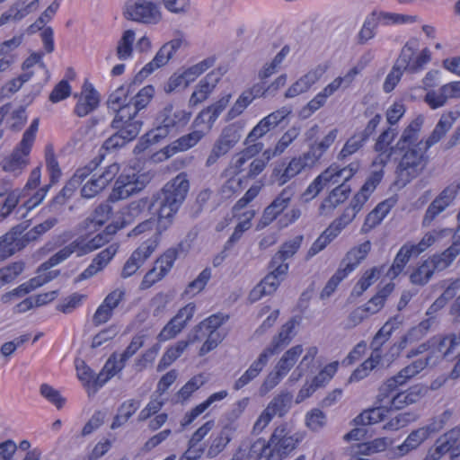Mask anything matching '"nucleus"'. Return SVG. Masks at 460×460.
Listing matches in <instances>:
<instances>
[{
	"mask_svg": "<svg viewBox=\"0 0 460 460\" xmlns=\"http://www.w3.org/2000/svg\"><path fill=\"white\" fill-rule=\"evenodd\" d=\"M297 322L292 318L283 324L277 335H275L270 345L263 349L256 360H254L249 368L234 382L233 388L236 391L247 385L255 379L265 366L268 364L270 356L278 353L284 347L288 345L296 335L295 328Z\"/></svg>",
	"mask_w": 460,
	"mask_h": 460,
	"instance_id": "1",
	"label": "nucleus"
},
{
	"mask_svg": "<svg viewBox=\"0 0 460 460\" xmlns=\"http://www.w3.org/2000/svg\"><path fill=\"white\" fill-rule=\"evenodd\" d=\"M301 440L302 437L299 434H290L288 425L281 424L274 429L267 444L264 440L258 439L252 445L251 451L255 453L259 448L268 460H282Z\"/></svg>",
	"mask_w": 460,
	"mask_h": 460,
	"instance_id": "2",
	"label": "nucleus"
},
{
	"mask_svg": "<svg viewBox=\"0 0 460 460\" xmlns=\"http://www.w3.org/2000/svg\"><path fill=\"white\" fill-rule=\"evenodd\" d=\"M403 151L394 171V184L398 188L405 187L417 178L426 166L424 155L427 151L422 147V141Z\"/></svg>",
	"mask_w": 460,
	"mask_h": 460,
	"instance_id": "3",
	"label": "nucleus"
},
{
	"mask_svg": "<svg viewBox=\"0 0 460 460\" xmlns=\"http://www.w3.org/2000/svg\"><path fill=\"white\" fill-rule=\"evenodd\" d=\"M189 190L190 181L185 172H181L169 181L163 187L158 197L162 215L168 217L172 213H177L184 202Z\"/></svg>",
	"mask_w": 460,
	"mask_h": 460,
	"instance_id": "4",
	"label": "nucleus"
},
{
	"mask_svg": "<svg viewBox=\"0 0 460 460\" xmlns=\"http://www.w3.org/2000/svg\"><path fill=\"white\" fill-rule=\"evenodd\" d=\"M39 119H35L23 133L20 143L12 154L3 161L4 172L19 174L29 164V155L38 131Z\"/></svg>",
	"mask_w": 460,
	"mask_h": 460,
	"instance_id": "5",
	"label": "nucleus"
},
{
	"mask_svg": "<svg viewBox=\"0 0 460 460\" xmlns=\"http://www.w3.org/2000/svg\"><path fill=\"white\" fill-rule=\"evenodd\" d=\"M124 17L143 24H157L163 19L159 6L151 0L128 1L124 8Z\"/></svg>",
	"mask_w": 460,
	"mask_h": 460,
	"instance_id": "6",
	"label": "nucleus"
},
{
	"mask_svg": "<svg viewBox=\"0 0 460 460\" xmlns=\"http://www.w3.org/2000/svg\"><path fill=\"white\" fill-rule=\"evenodd\" d=\"M243 130V125L239 121L225 127L212 146L206 166L213 165L221 156L226 155L240 141Z\"/></svg>",
	"mask_w": 460,
	"mask_h": 460,
	"instance_id": "7",
	"label": "nucleus"
},
{
	"mask_svg": "<svg viewBox=\"0 0 460 460\" xmlns=\"http://www.w3.org/2000/svg\"><path fill=\"white\" fill-rule=\"evenodd\" d=\"M142 125V121L131 122L127 119H113L111 126L116 132L105 140L103 147L106 150H114L124 146L137 137Z\"/></svg>",
	"mask_w": 460,
	"mask_h": 460,
	"instance_id": "8",
	"label": "nucleus"
},
{
	"mask_svg": "<svg viewBox=\"0 0 460 460\" xmlns=\"http://www.w3.org/2000/svg\"><path fill=\"white\" fill-rule=\"evenodd\" d=\"M190 115L184 110L174 108L172 104L166 105L157 115L155 138L164 137L171 130L185 126Z\"/></svg>",
	"mask_w": 460,
	"mask_h": 460,
	"instance_id": "9",
	"label": "nucleus"
},
{
	"mask_svg": "<svg viewBox=\"0 0 460 460\" xmlns=\"http://www.w3.org/2000/svg\"><path fill=\"white\" fill-rule=\"evenodd\" d=\"M147 182V177L145 174L135 172L121 174L115 182V186L109 196V200L116 202L128 199L142 190Z\"/></svg>",
	"mask_w": 460,
	"mask_h": 460,
	"instance_id": "10",
	"label": "nucleus"
},
{
	"mask_svg": "<svg viewBox=\"0 0 460 460\" xmlns=\"http://www.w3.org/2000/svg\"><path fill=\"white\" fill-rule=\"evenodd\" d=\"M184 252V244L182 243L166 250L155 261L154 268L145 275L143 283L150 286L160 280L171 270L176 259Z\"/></svg>",
	"mask_w": 460,
	"mask_h": 460,
	"instance_id": "11",
	"label": "nucleus"
},
{
	"mask_svg": "<svg viewBox=\"0 0 460 460\" xmlns=\"http://www.w3.org/2000/svg\"><path fill=\"white\" fill-rule=\"evenodd\" d=\"M182 42L183 40L181 38H176L164 43L154 58L136 75L135 80L141 82L155 70L164 66L181 47Z\"/></svg>",
	"mask_w": 460,
	"mask_h": 460,
	"instance_id": "12",
	"label": "nucleus"
},
{
	"mask_svg": "<svg viewBox=\"0 0 460 460\" xmlns=\"http://www.w3.org/2000/svg\"><path fill=\"white\" fill-rule=\"evenodd\" d=\"M459 186L451 184L446 187L428 207L421 225L429 227L436 217L444 212L455 200L458 193Z\"/></svg>",
	"mask_w": 460,
	"mask_h": 460,
	"instance_id": "13",
	"label": "nucleus"
},
{
	"mask_svg": "<svg viewBox=\"0 0 460 460\" xmlns=\"http://www.w3.org/2000/svg\"><path fill=\"white\" fill-rule=\"evenodd\" d=\"M294 190L290 187L283 189L280 193L263 210L258 227L263 228L272 223L290 205Z\"/></svg>",
	"mask_w": 460,
	"mask_h": 460,
	"instance_id": "14",
	"label": "nucleus"
},
{
	"mask_svg": "<svg viewBox=\"0 0 460 460\" xmlns=\"http://www.w3.org/2000/svg\"><path fill=\"white\" fill-rule=\"evenodd\" d=\"M431 347L433 350L429 356L432 357L436 364L442 358L449 360L460 347V332L446 336H434L431 338Z\"/></svg>",
	"mask_w": 460,
	"mask_h": 460,
	"instance_id": "15",
	"label": "nucleus"
},
{
	"mask_svg": "<svg viewBox=\"0 0 460 460\" xmlns=\"http://www.w3.org/2000/svg\"><path fill=\"white\" fill-rule=\"evenodd\" d=\"M156 250L155 240H146L138 248H137L128 261L125 262L121 270V277L127 279L135 274L144 262Z\"/></svg>",
	"mask_w": 460,
	"mask_h": 460,
	"instance_id": "16",
	"label": "nucleus"
},
{
	"mask_svg": "<svg viewBox=\"0 0 460 460\" xmlns=\"http://www.w3.org/2000/svg\"><path fill=\"white\" fill-rule=\"evenodd\" d=\"M291 113V109L282 107L263 118L249 133L245 139V144L249 145L257 139L262 137L270 129L277 127L286 117Z\"/></svg>",
	"mask_w": 460,
	"mask_h": 460,
	"instance_id": "17",
	"label": "nucleus"
},
{
	"mask_svg": "<svg viewBox=\"0 0 460 460\" xmlns=\"http://www.w3.org/2000/svg\"><path fill=\"white\" fill-rule=\"evenodd\" d=\"M130 93L129 85H121L110 94L107 106L109 110L115 113L114 119L127 120L130 119V107H128Z\"/></svg>",
	"mask_w": 460,
	"mask_h": 460,
	"instance_id": "18",
	"label": "nucleus"
},
{
	"mask_svg": "<svg viewBox=\"0 0 460 460\" xmlns=\"http://www.w3.org/2000/svg\"><path fill=\"white\" fill-rule=\"evenodd\" d=\"M397 136L396 128L392 127L383 131L376 139L374 149L377 153V156L373 162V165L385 166L394 153V147L390 146L391 143Z\"/></svg>",
	"mask_w": 460,
	"mask_h": 460,
	"instance_id": "19",
	"label": "nucleus"
},
{
	"mask_svg": "<svg viewBox=\"0 0 460 460\" xmlns=\"http://www.w3.org/2000/svg\"><path fill=\"white\" fill-rule=\"evenodd\" d=\"M90 252L91 249L85 248L84 236H80L43 262L41 269H51L66 261L73 253L81 257Z\"/></svg>",
	"mask_w": 460,
	"mask_h": 460,
	"instance_id": "20",
	"label": "nucleus"
},
{
	"mask_svg": "<svg viewBox=\"0 0 460 460\" xmlns=\"http://www.w3.org/2000/svg\"><path fill=\"white\" fill-rule=\"evenodd\" d=\"M230 95L220 98L217 102L202 110L193 121L195 127L205 126L206 133L213 127L215 121L229 103Z\"/></svg>",
	"mask_w": 460,
	"mask_h": 460,
	"instance_id": "21",
	"label": "nucleus"
},
{
	"mask_svg": "<svg viewBox=\"0 0 460 460\" xmlns=\"http://www.w3.org/2000/svg\"><path fill=\"white\" fill-rule=\"evenodd\" d=\"M427 393V387L422 385L411 386L408 390L398 393L388 400L390 409L401 410L406 406L416 403Z\"/></svg>",
	"mask_w": 460,
	"mask_h": 460,
	"instance_id": "22",
	"label": "nucleus"
},
{
	"mask_svg": "<svg viewBox=\"0 0 460 460\" xmlns=\"http://www.w3.org/2000/svg\"><path fill=\"white\" fill-rule=\"evenodd\" d=\"M26 227L27 226H23L22 225L15 226L8 233L0 237V252L3 257L10 256L26 245L27 243L25 239H23V237L20 239V236Z\"/></svg>",
	"mask_w": 460,
	"mask_h": 460,
	"instance_id": "23",
	"label": "nucleus"
},
{
	"mask_svg": "<svg viewBox=\"0 0 460 460\" xmlns=\"http://www.w3.org/2000/svg\"><path fill=\"white\" fill-rule=\"evenodd\" d=\"M383 170L376 171L367 178L359 191L352 199L349 208L358 213L383 178Z\"/></svg>",
	"mask_w": 460,
	"mask_h": 460,
	"instance_id": "24",
	"label": "nucleus"
},
{
	"mask_svg": "<svg viewBox=\"0 0 460 460\" xmlns=\"http://www.w3.org/2000/svg\"><path fill=\"white\" fill-rule=\"evenodd\" d=\"M206 135L203 129L193 130L183 135L164 148L166 157H171L178 152H185L194 147Z\"/></svg>",
	"mask_w": 460,
	"mask_h": 460,
	"instance_id": "25",
	"label": "nucleus"
},
{
	"mask_svg": "<svg viewBox=\"0 0 460 460\" xmlns=\"http://www.w3.org/2000/svg\"><path fill=\"white\" fill-rule=\"evenodd\" d=\"M370 250V241H366L363 243L351 248L342 259L339 269L343 270L348 276V274L352 272L360 264V262L365 260Z\"/></svg>",
	"mask_w": 460,
	"mask_h": 460,
	"instance_id": "26",
	"label": "nucleus"
},
{
	"mask_svg": "<svg viewBox=\"0 0 460 460\" xmlns=\"http://www.w3.org/2000/svg\"><path fill=\"white\" fill-rule=\"evenodd\" d=\"M100 103V96L91 84H84L82 93L75 107V113L78 117H84L94 111Z\"/></svg>",
	"mask_w": 460,
	"mask_h": 460,
	"instance_id": "27",
	"label": "nucleus"
},
{
	"mask_svg": "<svg viewBox=\"0 0 460 460\" xmlns=\"http://www.w3.org/2000/svg\"><path fill=\"white\" fill-rule=\"evenodd\" d=\"M155 95V88L153 85H146L137 92L134 96L130 95L129 100V121H142L137 119V114L147 107Z\"/></svg>",
	"mask_w": 460,
	"mask_h": 460,
	"instance_id": "28",
	"label": "nucleus"
},
{
	"mask_svg": "<svg viewBox=\"0 0 460 460\" xmlns=\"http://www.w3.org/2000/svg\"><path fill=\"white\" fill-rule=\"evenodd\" d=\"M285 275L271 270L250 293V300L255 302L264 295L273 294Z\"/></svg>",
	"mask_w": 460,
	"mask_h": 460,
	"instance_id": "29",
	"label": "nucleus"
},
{
	"mask_svg": "<svg viewBox=\"0 0 460 460\" xmlns=\"http://www.w3.org/2000/svg\"><path fill=\"white\" fill-rule=\"evenodd\" d=\"M221 74L217 71H212L199 81L197 90L190 96V103L197 105L205 101L213 91L220 79Z\"/></svg>",
	"mask_w": 460,
	"mask_h": 460,
	"instance_id": "30",
	"label": "nucleus"
},
{
	"mask_svg": "<svg viewBox=\"0 0 460 460\" xmlns=\"http://www.w3.org/2000/svg\"><path fill=\"white\" fill-rule=\"evenodd\" d=\"M417 376L410 365L406 366L399 371V373L393 377L387 379L384 385L379 388L377 397L380 401L389 397V394L394 391L399 385L406 384L411 378Z\"/></svg>",
	"mask_w": 460,
	"mask_h": 460,
	"instance_id": "31",
	"label": "nucleus"
},
{
	"mask_svg": "<svg viewBox=\"0 0 460 460\" xmlns=\"http://www.w3.org/2000/svg\"><path fill=\"white\" fill-rule=\"evenodd\" d=\"M396 200L388 199L380 202L366 217L361 227V232L367 233L374 227L378 226L384 217L389 213L391 208L395 205Z\"/></svg>",
	"mask_w": 460,
	"mask_h": 460,
	"instance_id": "32",
	"label": "nucleus"
},
{
	"mask_svg": "<svg viewBox=\"0 0 460 460\" xmlns=\"http://www.w3.org/2000/svg\"><path fill=\"white\" fill-rule=\"evenodd\" d=\"M199 341H201V337L198 334H190L187 341H180L174 346L168 348L159 361L157 366L158 371L164 369L175 361L183 353L189 344Z\"/></svg>",
	"mask_w": 460,
	"mask_h": 460,
	"instance_id": "33",
	"label": "nucleus"
},
{
	"mask_svg": "<svg viewBox=\"0 0 460 460\" xmlns=\"http://www.w3.org/2000/svg\"><path fill=\"white\" fill-rule=\"evenodd\" d=\"M456 118L452 112L443 114L429 137L424 143L422 142V147L424 148V151H427L429 147L437 144L443 137H445V135L453 127Z\"/></svg>",
	"mask_w": 460,
	"mask_h": 460,
	"instance_id": "34",
	"label": "nucleus"
},
{
	"mask_svg": "<svg viewBox=\"0 0 460 460\" xmlns=\"http://www.w3.org/2000/svg\"><path fill=\"white\" fill-rule=\"evenodd\" d=\"M385 399L380 401L378 397L381 405L364 411L353 420L354 423L356 425L367 426L382 421L388 411L387 404L384 403Z\"/></svg>",
	"mask_w": 460,
	"mask_h": 460,
	"instance_id": "35",
	"label": "nucleus"
},
{
	"mask_svg": "<svg viewBox=\"0 0 460 460\" xmlns=\"http://www.w3.org/2000/svg\"><path fill=\"white\" fill-rule=\"evenodd\" d=\"M430 429L434 428L422 427L413 430L407 437L405 441L398 447L400 456H404L410 451L416 449L423 441H425L430 435Z\"/></svg>",
	"mask_w": 460,
	"mask_h": 460,
	"instance_id": "36",
	"label": "nucleus"
},
{
	"mask_svg": "<svg viewBox=\"0 0 460 460\" xmlns=\"http://www.w3.org/2000/svg\"><path fill=\"white\" fill-rule=\"evenodd\" d=\"M350 187L349 185L344 182L339 184L322 203L320 207L322 213L325 210L332 211L348 199Z\"/></svg>",
	"mask_w": 460,
	"mask_h": 460,
	"instance_id": "37",
	"label": "nucleus"
},
{
	"mask_svg": "<svg viewBox=\"0 0 460 460\" xmlns=\"http://www.w3.org/2000/svg\"><path fill=\"white\" fill-rule=\"evenodd\" d=\"M459 254L460 247L456 243H452L443 252L434 254L429 260L436 271H441L449 267Z\"/></svg>",
	"mask_w": 460,
	"mask_h": 460,
	"instance_id": "38",
	"label": "nucleus"
},
{
	"mask_svg": "<svg viewBox=\"0 0 460 460\" xmlns=\"http://www.w3.org/2000/svg\"><path fill=\"white\" fill-rule=\"evenodd\" d=\"M413 255L415 256V252L411 247V243H404L397 252L387 275L392 279L396 278L403 270Z\"/></svg>",
	"mask_w": 460,
	"mask_h": 460,
	"instance_id": "39",
	"label": "nucleus"
},
{
	"mask_svg": "<svg viewBox=\"0 0 460 460\" xmlns=\"http://www.w3.org/2000/svg\"><path fill=\"white\" fill-rule=\"evenodd\" d=\"M234 430L235 428L232 424L225 425L219 434L212 440L207 452L208 457L214 458L220 454L231 441Z\"/></svg>",
	"mask_w": 460,
	"mask_h": 460,
	"instance_id": "40",
	"label": "nucleus"
},
{
	"mask_svg": "<svg viewBox=\"0 0 460 460\" xmlns=\"http://www.w3.org/2000/svg\"><path fill=\"white\" fill-rule=\"evenodd\" d=\"M299 134L300 128L298 127H291L282 135L273 149H267L263 152V156L270 160L271 157L280 155L298 137Z\"/></svg>",
	"mask_w": 460,
	"mask_h": 460,
	"instance_id": "41",
	"label": "nucleus"
},
{
	"mask_svg": "<svg viewBox=\"0 0 460 460\" xmlns=\"http://www.w3.org/2000/svg\"><path fill=\"white\" fill-rule=\"evenodd\" d=\"M422 124L423 119L420 116L413 119L403 130L396 144V148L403 151L407 146L413 145L418 140Z\"/></svg>",
	"mask_w": 460,
	"mask_h": 460,
	"instance_id": "42",
	"label": "nucleus"
},
{
	"mask_svg": "<svg viewBox=\"0 0 460 460\" xmlns=\"http://www.w3.org/2000/svg\"><path fill=\"white\" fill-rule=\"evenodd\" d=\"M139 406L140 402L135 399L123 402L118 408V412L113 419L111 429H116L124 425L135 414Z\"/></svg>",
	"mask_w": 460,
	"mask_h": 460,
	"instance_id": "43",
	"label": "nucleus"
},
{
	"mask_svg": "<svg viewBox=\"0 0 460 460\" xmlns=\"http://www.w3.org/2000/svg\"><path fill=\"white\" fill-rule=\"evenodd\" d=\"M319 79L315 71H310L296 81L285 93L286 98H294L307 92Z\"/></svg>",
	"mask_w": 460,
	"mask_h": 460,
	"instance_id": "44",
	"label": "nucleus"
},
{
	"mask_svg": "<svg viewBox=\"0 0 460 460\" xmlns=\"http://www.w3.org/2000/svg\"><path fill=\"white\" fill-rule=\"evenodd\" d=\"M304 351L302 345H295L288 349L281 358L279 359L275 367L279 369L282 374L287 376L288 372L294 367L298 358Z\"/></svg>",
	"mask_w": 460,
	"mask_h": 460,
	"instance_id": "45",
	"label": "nucleus"
},
{
	"mask_svg": "<svg viewBox=\"0 0 460 460\" xmlns=\"http://www.w3.org/2000/svg\"><path fill=\"white\" fill-rule=\"evenodd\" d=\"M261 150V146H258V145H253L248 146L243 152L234 155L229 164L227 172L229 174L235 176L241 173L243 171V165L246 162L255 154L259 153Z\"/></svg>",
	"mask_w": 460,
	"mask_h": 460,
	"instance_id": "46",
	"label": "nucleus"
},
{
	"mask_svg": "<svg viewBox=\"0 0 460 460\" xmlns=\"http://www.w3.org/2000/svg\"><path fill=\"white\" fill-rule=\"evenodd\" d=\"M227 319L228 316L222 314H213L197 325L194 328L192 334H198L202 340L207 335V332L217 333L216 332L217 329L219 328Z\"/></svg>",
	"mask_w": 460,
	"mask_h": 460,
	"instance_id": "47",
	"label": "nucleus"
},
{
	"mask_svg": "<svg viewBox=\"0 0 460 460\" xmlns=\"http://www.w3.org/2000/svg\"><path fill=\"white\" fill-rule=\"evenodd\" d=\"M292 394L286 392L275 396L266 407V410L274 416H284L290 409Z\"/></svg>",
	"mask_w": 460,
	"mask_h": 460,
	"instance_id": "48",
	"label": "nucleus"
},
{
	"mask_svg": "<svg viewBox=\"0 0 460 460\" xmlns=\"http://www.w3.org/2000/svg\"><path fill=\"white\" fill-rule=\"evenodd\" d=\"M135 36L136 34L133 30H127L123 32L116 46L118 59L124 61L132 57Z\"/></svg>",
	"mask_w": 460,
	"mask_h": 460,
	"instance_id": "49",
	"label": "nucleus"
},
{
	"mask_svg": "<svg viewBox=\"0 0 460 460\" xmlns=\"http://www.w3.org/2000/svg\"><path fill=\"white\" fill-rule=\"evenodd\" d=\"M304 170H306V167L298 156L292 158L283 172L275 170L274 174L279 185H284Z\"/></svg>",
	"mask_w": 460,
	"mask_h": 460,
	"instance_id": "50",
	"label": "nucleus"
},
{
	"mask_svg": "<svg viewBox=\"0 0 460 460\" xmlns=\"http://www.w3.org/2000/svg\"><path fill=\"white\" fill-rule=\"evenodd\" d=\"M371 16L376 22V25L378 23H382L384 25H390L415 22V17L413 16L386 12L374 11L371 13Z\"/></svg>",
	"mask_w": 460,
	"mask_h": 460,
	"instance_id": "51",
	"label": "nucleus"
},
{
	"mask_svg": "<svg viewBox=\"0 0 460 460\" xmlns=\"http://www.w3.org/2000/svg\"><path fill=\"white\" fill-rule=\"evenodd\" d=\"M381 275V270L377 267H373L366 270L358 281L353 288L352 294L359 296H361L370 286H372Z\"/></svg>",
	"mask_w": 460,
	"mask_h": 460,
	"instance_id": "52",
	"label": "nucleus"
},
{
	"mask_svg": "<svg viewBox=\"0 0 460 460\" xmlns=\"http://www.w3.org/2000/svg\"><path fill=\"white\" fill-rule=\"evenodd\" d=\"M153 203L148 198H142L130 202L123 212L124 223L130 224L135 218L138 217L146 208L151 209Z\"/></svg>",
	"mask_w": 460,
	"mask_h": 460,
	"instance_id": "53",
	"label": "nucleus"
},
{
	"mask_svg": "<svg viewBox=\"0 0 460 460\" xmlns=\"http://www.w3.org/2000/svg\"><path fill=\"white\" fill-rule=\"evenodd\" d=\"M119 371L121 370L117 367L116 355L113 354L105 363L102 371L99 373L95 378L92 379L93 381V385L96 387H102L108 380Z\"/></svg>",
	"mask_w": 460,
	"mask_h": 460,
	"instance_id": "54",
	"label": "nucleus"
},
{
	"mask_svg": "<svg viewBox=\"0 0 460 460\" xmlns=\"http://www.w3.org/2000/svg\"><path fill=\"white\" fill-rule=\"evenodd\" d=\"M435 271L436 270L433 269L428 259L411 274L410 279L415 285L423 286L428 283Z\"/></svg>",
	"mask_w": 460,
	"mask_h": 460,
	"instance_id": "55",
	"label": "nucleus"
},
{
	"mask_svg": "<svg viewBox=\"0 0 460 460\" xmlns=\"http://www.w3.org/2000/svg\"><path fill=\"white\" fill-rule=\"evenodd\" d=\"M459 438L460 426L452 429L450 431L441 436L437 441L446 446V448L449 447V452H452L453 456H458L460 453Z\"/></svg>",
	"mask_w": 460,
	"mask_h": 460,
	"instance_id": "56",
	"label": "nucleus"
},
{
	"mask_svg": "<svg viewBox=\"0 0 460 460\" xmlns=\"http://www.w3.org/2000/svg\"><path fill=\"white\" fill-rule=\"evenodd\" d=\"M317 353L318 349L315 346H312L306 349L305 356L302 358L301 361L291 376L293 380H298L304 375L305 371L313 366Z\"/></svg>",
	"mask_w": 460,
	"mask_h": 460,
	"instance_id": "57",
	"label": "nucleus"
},
{
	"mask_svg": "<svg viewBox=\"0 0 460 460\" xmlns=\"http://www.w3.org/2000/svg\"><path fill=\"white\" fill-rule=\"evenodd\" d=\"M58 220L56 217H50L45 220L44 222L35 226L30 231H28L24 235L23 239H25L26 243H30L37 240L40 235L49 231L53 228Z\"/></svg>",
	"mask_w": 460,
	"mask_h": 460,
	"instance_id": "58",
	"label": "nucleus"
},
{
	"mask_svg": "<svg viewBox=\"0 0 460 460\" xmlns=\"http://www.w3.org/2000/svg\"><path fill=\"white\" fill-rule=\"evenodd\" d=\"M366 141L367 139L359 133L355 134L346 141L345 145L338 155V159L343 160L346 157L355 154L363 146Z\"/></svg>",
	"mask_w": 460,
	"mask_h": 460,
	"instance_id": "59",
	"label": "nucleus"
},
{
	"mask_svg": "<svg viewBox=\"0 0 460 460\" xmlns=\"http://www.w3.org/2000/svg\"><path fill=\"white\" fill-rule=\"evenodd\" d=\"M144 345L143 336H135L131 340L129 345L126 348L123 353L120 354L119 359L117 360V367L122 370L125 367L126 362L134 356L139 349Z\"/></svg>",
	"mask_w": 460,
	"mask_h": 460,
	"instance_id": "60",
	"label": "nucleus"
},
{
	"mask_svg": "<svg viewBox=\"0 0 460 460\" xmlns=\"http://www.w3.org/2000/svg\"><path fill=\"white\" fill-rule=\"evenodd\" d=\"M326 421V415L317 408L311 410L305 415V425L313 431H318L323 429L325 426Z\"/></svg>",
	"mask_w": 460,
	"mask_h": 460,
	"instance_id": "61",
	"label": "nucleus"
},
{
	"mask_svg": "<svg viewBox=\"0 0 460 460\" xmlns=\"http://www.w3.org/2000/svg\"><path fill=\"white\" fill-rule=\"evenodd\" d=\"M415 53V45L413 42H407L402 49L401 54L396 60L394 66L400 67L404 71L410 72L411 66L412 65L413 56Z\"/></svg>",
	"mask_w": 460,
	"mask_h": 460,
	"instance_id": "62",
	"label": "nucleus"
},
{
	"mask_svg": "<svg viewBox=\"0 0 460 460\" xmlns=\"http://www.w3.org/2000/svg\"><path fill=\"white\" fill-rule=\"evenodd\" d=\"M206 382L202 374L191 377L178 392V396L182 400H187L190 395L201 387Z\"/></svg>",
	"mask_w": 460,
	"mask_h": 460,
	"instance_id": "63",
	"label": "nucleus"
},
{
	"mask_svg": "<svg viewBox=\"0 0 460 460\" xmlns=\"http://www.w3.org/2000/svg\"><path fill=\"white\" fill-rule=\"evenodd\" d=\"M40 393L45 399L53 403L58 409H61L66 403V398L60 394L59 391L48 384H42L40 386Z\"/></svg>",
	"mask_w": 460,
	"mask_h": 460,
	"instance_id": "64",
	"label": "nucleus"
}]
</instances>
